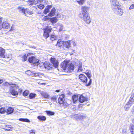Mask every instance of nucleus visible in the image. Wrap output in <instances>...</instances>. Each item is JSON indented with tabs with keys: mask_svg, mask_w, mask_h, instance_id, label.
Wrapping results in <instances>:
<instances>
[{
	"mask_svg": "<svg viewBox=\"0 0 134 134\" xmlns=\"http://www.w3.org/2000/svg\"><path fill=\"white\" fill-rule=\"evenodd\" d=\"M18 87L15 84H12L11 86L12 89H11L10 91V92L11 94L13 96H16L18 95V92L13 89V88L15 87Z\"/></svg>",
	"mask_w": 134,
	"mask_h": 134,
	"instance_id": "9",
	"label": "nucleus"
},
{
	"mask_svg": "<svg viewBox=\"0 0 134 134\" xmlns=\"http://www.w3.org/2000/svg\"><path fill=\"white\" fill-rule=\"evenodd\" d=\"M30 134H35L34 130H31L30 131Z\"/></svg>",
	"mask_w": 134,
	"mask_h": 134,
	"instance_id": "48",
	"label": "nucleus"
},
{
	"mask_svg": "<svg viewBox=\"0 0 134 134\" xmlns=\"http://www.w3.org/2000/svg\"><path fill=\"white\" fill-rule=\"evenodd\" d=\"M44 65L45 69L48 70L51 69L53 67V65L51 63L47 62H44Z\"/></svg>",
	"mask_w": 134,
	"mask_h": 134,
	"instance_id": "14",
	"label": "nucleus"
},
{
	"mask_svg": "<svg viewBox=\"0 0 134 134\" xmlns=\"http://www.w3.org/2000/svg\"><path fill=\"white\" fill-rule=\"evenodd\" d=\"M60 92V90H57L55 91V92Z\"/></svg>",
	"mask_w": 134,
	"mask_h": 134,
	"instance_id": "53",
	"label": "nucleus"
},
{
	"mask_svg": "<svg viewBox=\"0 0 134 134\" xmlns=\"http://www.w3.org/2000/svg\"><path fill=\"white\" fill-rule=\"evenodd\" d=\"M10 25L6 21H3L0 25V29L2 28L6 29H9L10 28Z\"/></svg>",
	"mask_w": 134,
	"mask_h": 134,
	"instance_id": "8",
	"label": "nucleus"
},
{
	"mask_svg": "<svg viewBox=\"0 0 134 134\" xmlns=\"http://www.w3.org/2000/svg\"><path fill=\"white\" fill-rule=\"evenodd\" d=\"M52 7V5H47L44 9L43 11V13L45 14H47L49 12L50 9Z\"/></svg>",
	"mask_w": 134,
	"mask_h": 134,
	"instance_id": "20",
	"label": "nucleus"
},
{
	"mask_svg": "<svg viewBox=\"0 0 134 134\" xmlns=\"http://www.w3.org/2000/svg\"><path fill=\"white\" fill-rule=\"evenodd\" d=\"M38 8L40 10L43 9L44 7V4H40L37 5Z\"/></svg>",
	"mask_w": 134,
	"mask_h": 134,
	"instance_id": "37",
	"label": "nucleus"
},
{
	"mask_svg": "<svg viewBox=\"0 0 134 134\" xmlns=\"http://www.w3.org/2000/svg\"><path fill=\"white\" fill-rule=\"evenodd\" d=\"M19 120L21 121L26 122H30V121L27 118H21L19 119Z\"/></svg>",
	"mask_w": 134,
	"mask_h": 134,
	"instance_id": "31",
	"label": "nucleus"
},
{
	"mask_svg": "<svg viewBox=\"0 0 134 134\" xmlns=\"http://www.w3.org/2000/svg\"><path fill=\"white\" fill-rule=\"evenodd\" d=\"M49 19V18L47 16H44L43 18V20L44 21H47Z\"/></svg>",
	"mask_w": 134,
	"mask_h": 134,
	"instance_id": "44",
	"label": "nucleus"
},
{
	"mask_svg": "<svg viewBox=\"0 0 134 134\" xmlns=\"http://www.w3.org/2000/svg\"><path fill=\"white\" fill-rule=\"evenodd\" d=\"M26 74L30 76H32L33 77H37L39 78H42L43 76V75L42 73L37 72L35 73H31L32 72L30 70H28L26 72Z\"/></svg>",
	"mask_w": 134,
	"mask_h": 134,
	"instance_id": "7",
	"label": "nucleus"
},
{
	"mask_svg": "<svg viewBox=\"0 0 134 134\" xmlns=\"http://www.w3.org/2000/svg\"><path fill=\"white\" fill-rule=\"evenodd\" d=\"M2 58H7L9 60H11L12 59V54L10 53L7 54L6 55L4 54Z\"/></svg>",
	"mask_w": 134,
	"mask_h": 134,
	"instance_id": "22",
	"label": "nucleus"
},
{
	"mask_svg": "<svg viewBox=\"0 0 134 134\" xmlns=\"http://www.w3.org/2000/svg\"><path fill=\"white\" fill-rule=\"evenodd\" d=\"M18 92L20 94L22 93L23 92L22 89L21 88H20L18 89Z\"/></svg>",
	"mask_w": 134,
	"mask_h": 134,
	"instance_id": "47",
	"label": "nucleus"
},
{
	"mask_svg": "<svg viewBox=\"0 0 134 134\" xmlns=\"http://www.w3.org/2000/svg\"><path fill=\"white\" fill-rule=\"evenodd\" d=\"M50 39L52 41H53L57 39V36L53 34H52L50 37Z\"/></svg>",
	"mask_w": 134,
	"mask_h": 134,
	"instance_id": "27",
	"label": "nucleus"
},
{
	"mask_svg": "<svg viewBox=\"0 0 134 134\" xmlns=\"http://www.w3.org/2000/svg\"><path fill=\"white\" fill-rule=\"evenodd\" d=\"M45 112L47 115H54L55 113L53 111H50L46 110Z\"/></svg>",
	"mask_w": 134,
	"mask_h": 134,
	"instance_id": "34",
	"label": "nucleus"
},
{
	"mask_svg": "<svg viewBox=\"0 0 134 134\" xmlns=\"http://www.w3.org/2000/svg\"><path fill=\"white\" fill-rule=\"evenodd\" d=\"M41 94L42 96L44 98H49V96L47 92H42L41 93Z\"/></svg>",
	"mask_w": 134,
	"mask_h": 134,
	"instance_id": "24",
	"label": "nucleus"
},
{
	"mask_svg": "<svg viewBox=\"0 0 134 134\" xmlns=\"http://www.w3.org/2000/svg\"><path fill=\"white\" fill-rule=\"evenodd\" d=\"M70 41H68L64 42V46L67 48H69L70 47Z\"/></svg>",
	"mask_w": 134,
	"mask_h": 134,
	"instance_id": "21",
	"label": "nucleus"
},
{
	"mask_svg": "<svg viewBox=\"0 0 134 134\" xmlns=\"http://www.w3.org/2000/svg\"><path fill=\"white\" fill-rule=\"evenodd\" d=\"M79 94H74L72 96V99L73 100V103H76V101L79 99Z\"/></svg>",
	"mask_w": 134,
	"mask_h": 134,
	"instance_id": "16",
	"label": "nucleus"
},
{
	"mask_svg": "<svg viewBox=\"0 0 134 134\" xmlns=\"http://www.w3.org/2000/svg\"><path fill=\"white\" fill-rule=\"evenodd\" d=\"M74 69V65L72 64H70L68 68V71H71V70H73Z\"/></svg>",
	"mask_w": 134,
	"mask_h": 134,
	"instance_id": "32",
	"label": "nucleus"
},
{
	"mask_svg": "<svg viewBox=\"0 0 134 134\" xmlns=\"http://www.w3.org/2000/svg\"><path fill=\"white\" fill-rule=\"evenodd\" d=\"M2 18L0 16V25H1V24L2 23Z\"/></svg>",
	"mask_w": 134,
	"mask_h": 134,
	"instance_id": "49",
	"label": "nucleus"
},
{
	"mask_svg": "<svg viewBox=\"0 0 134 134\" xmlns=\"http://www.w3.org/2000/svg\"><path fill=\"white\" fill-rule=\"evenodd\" d=\"M134 8V3L132 4L129 7L130 9H133Z\"/></svg>",
	"mask_w": 134,
	"mask_h": 134,
	"instance_id": "46",
	"label": "nucleus"
},
{
	"mask_svg": "<svg viewBox=\"0 0 134 134\" xmlns=\"http://www.w3.org/2000/svg\"><path fill=\"white\" fill-rule=\"evenodd\" d=\"M88 9L89 8L87 7H82L81 13H80L79 14V17L87 24H90L91 22L90 15L87 12Z\"/></svg>",
	"mask_w": 134,
	"mask_h": 134,
	"instance_id": "1",
	"label": "nucleus"
},
{
	"mask_svg": "<svg viewBox=\"0 0 134 134\" xmlns=\"http://www.w3.org/2000/svg\"><path fill=\"white\" fill-rule=\"evenodd\" d=\"M111 3L112 8L115 13L120 15H122L123 13V11L120 7L119 2L116 0H111Z\"/></svg>",
	"mask_w": 134,
	"mask_h": 134,
	"instance_id": "2",
	"label": "nucleus"
},
{
	"mask_svg": "<svg viewBox=\"0 0 134 134\" xmlns=\"http://www.w3.org/2000/svg\"><path fill=\"white\" fill-rule=\"evenodd\" d=\"M26 13L29 15H31L33 13V12L29 10L28 9L27 10Z\"/></svg>",
	"mask_w": 134,
	"mask_h": 134,
	"instance_id": "43",
	"label": "nucleus"
},
{
	"mask_svg": "<svg viewBox=\"0 0 134 134\" xmlns=\"http://www.w3.org/2000/svg\"><path fill=\"white\" fill-rule=\"evenodd\" d=\"M79 79L80 80L81 82L84 84H85L86 86H87L86 85L88 84L87 78V77L83 74H80L79 76Z\"/></svg>",
	"mask_w": 134,
	"mask_h": 134,
	"instance_id": "6",
	"label": "nucleus"
},
{
	"mask_svg": "<svg viewBox=\"0 0 134 134\" xmlns=\"http://www.w3.org/2000/svg\"><path fill=\"white\" fill-rule=\"evenodd\" d=\"M51 100L53 101H56L57 100V97L55 96H53L51 97Z\"/></svg>",
	"mask_w": 134,
	"mask_h": 134,
	"instance_id": "42",
	"label": "nucleus"
},
{
	"mask_svg": "<svg viewBox=\"0 0 134 134\" xmlns=\"http://www.w3.org/2000/svg\"><path fill=\"white\" fill-rule=\"evenodd\" d=\"M1 128L4 129L6 131L11 130L12 129V126L10 125H6L4 123L3 124L0 126Z\"/></svg>",
	"mask_w": 134,
	"mask_h": 134,
	"instance_id": "10",
	"label": "nucleus"
},
{
	"mask_svg": "<svg viewBox=\"0 0 134 134\" xmlns=\"http://www.w3.org/2000/svg\"><path fill=\"white\" fill-rule=\"evenodd\" d=\"M29 93V91L27 90H25L23 93V94L24 96H27Z\"/></svg>",
	"mask_w": 134,
	"mask_h": 134,
	"instance_id": "39",
	"label": "nucleus"
},
{
	"mask_svg": "<svg viewBox=\"0 0 134 134\" xmlns=\"http://www.w3.org/2000/svg\"><path fill=\"white\" fill-rule=\"evenodd\" d=\"M43 1V0H35V1L37 2L36 3H42Z\"/></svg>",
	"mask_w": 134,
	"mask_h": 134,
	"instance_id": "45",
	"label": "nucleus"
},
{
	"mask_svg": "<svg viewBox=\"0 0 134 134\" xmlns=\"http://www.w3.org/2000/svg\"><path fill=\"white\" fill-rule=\"evenodd\" d=\"M27 56L28 55L25 54L22 56V58L23 59L22 60L23 62H24L27 60Z\"/></svg>",
	"mask_w": 134,
	"mask_h": 134,
	"instance_id": "38",
	"label": "nucleus"
},
{
	"mask_svg": "<svg viewBox=\"0 0 134 134\" xmlns=\"http://www.w3.org/2000/svg\"><path fill=\"white\" fill-rule=\"evenodd\" d=\"M79 100L80 102L83 103L85 101L87 100V98L83 96L82 94H81L79 98Z\"/></svg>",
	"mask_w": 134,
	"mask_h": 134,
	"instance_id": "17",
	"label": "nucleus"
},
{
	"mask_svg": "<svg viewBox=\"0 0 134 134\" xmlns=\"http://www.w3.org/2000/svg\"><path fill=\"white\" fill-rule=\"evenodd\" d=\"M85 1V0H80L77 1V3L80 5H82Z\"/></svg>",
	"mask_w": 134,
	"mask_h": 134,
	"instance_id": "40",
	"label": "nucleus"
},
{
	"mask_svg": "<svg viewBox=\"0 0 134 134\" xmlns=\"http://www.w3.org/2000/svg\"><path fill=\"white\" fill-rule=\"evenodd\" d=\"M18 9L19 10L20 12H21L22 13L25 14H26L27 10H28L27 8H24L20 6L18 7Z\"/></svg>",
	"mask_w": 134,
	"mask_h": 134,
	"instance_id": "18",
	"label": "nucleus"
},
{
	"mask_svg": "<svg viewBox=\"0 0 134 134\" xmlns=\"http://www.w3.org/2000/svg\"><path fill=\"white\" fill-rule=\"evenodd\" d=\"M5 53V49L2 47H0V57L2 58Z\"/></svg>",
	"mask_w": 134,
	"mask_h": 134,
	"instance_id": "19",
	"label": "nucleus"
},
{
	"mask_svg": "<svg viewBox=\"0 0 134 134\" xmlns=\"http://www.w3.org/2000/svg\"><path fill=\"white\" fill-rule=\"evenodd\" d=\"M6 110L4 108L2 107L0 109V113H4L5 112Z\"/></svg>",
	"mask_w": 134,
	"mask_h": 134,
	"instance_id": "41",
	"label": "nucleus"
},
{
	"mask_svg": "<svg viewBox=\"0 0 134 134\" xmlns=\"http://www.w3.org/2000/svg\"><path fill=\"white\" fill-rule=\"evenodd\" d=\"M44 84V83H42V85H43V84Z\"/></svg>",
	"mask_w": 134,
	"mask_h": 134,
	"instance_id": "54",
	"label": "nucleus"
},
{
	"mask_svg": "<svg viewBox=\"0 0 134 134\" xmlns=\"http://www.w3.org/2000/svg\"><path fill=\"white\" fill-rule=\"evenodd\" d=\"M82 66L81 63H79L78 65L77 71L79 72H82L83 71V69L82 68Z\"/></svg>",
	"mask_w": 134,
	"mask_h": 134,
	"instance_id": "30",
	"label": "nucleus"
},
{
	"mask_svg": "<svg viewBox=\"0 0 134 134\" xmlns=\"http://www.w3.org/2000/svg\"><path fill=\"white\" fill-rule=\"evenodd\" d=\"M49 20L52 23L54 24L57 22L58 20L56 17H54L49 18Z\"/></svg>",
	"mask_w": 134,
	"mask_h": 134,
	"instance_id": "26",
	"label": "nucleus"
},
{
	"mask_svg": "<svg viewBox=\"0 0 134 134\" xmlns=\"http://www.w3.org/2000/svg\"><path fill=\"white\" fill-rule=\"evenodd\" d=\"M84 73L87 75L88 78L89 79V81L88 82V84L86 85V86H90L92 83V79H91L92 75L91 72L90 70H87L86 72H84Z\"/></svg>",
	"mask_w": 134,
	"mask_h": 134,
	"instance_id": "11",
	"label": "nucleus"
},
{
	"mask_svg": "<svg viewBox=\"0 0 134 134\" xmlns=\"http://www.w3.org/2000/svg\"><path fill=\"white\" fill-rule=\"evenodd\" d=\"M69 61L65 60L61 64L60 66L64 70H65L68 66Z\"/></svg>",
	"mask_w": 134,
	"mask_h": 134,
	"instance_id": "12",
	"label": "nucleus"
},
{
	"mask_svg": "<svg viewBox=\"0 0 134 134\" xmlns=\"http://www.w3.org/2000/svg\"><path fill=\"white\" fill-rule=\"evenodd\" d=\"M65 96L63 94H61L60 95L58 99V102L60 104H64L65 103L64 102V98Z\"/></svg>",
	"mask_w": 134,
	"mask_h": 134,
	"instance_id": "13",
	"label": "nucleus"
},
{
	"mask_svg": "<svg viewBox=\"0 0 134 134\" xmlns=\"http://www.w3.org/2000/svg\"><path fill=\"white\" fill-rule=\"evenodd\" d=\"M36 96V95L35 93H30L29 95V98L30 99H34Z\"/></svg>",
	"mask_w": 134,
	"mask_h": 134,
	"instance_id": "33",
	"label": "nucleus"
},
{
	"mask_svg": "<svg viewBox=\"0 0 134 134\" xmlns=\"http://www.w3.org/2000/svg\"><path fill=\"white\" fill-rule=\"evenodd\" d=\"M38 60H37L34 56H31L28 58V61L29 62L31 63H32L33 64H35L38 63V61H37Z\"/></svg>",
	"mask_w": 134,
	"mask_h": 134,
	"instance_id": "15",
	"label": "nucleus"
},
{
	"mask_svg": "<svg viewBox=\"0 0 134 134\" xmlns=\"http://www.w3.org/2000/svg\"><path fill=\"white\" fill-rule=\"evenodd\" d=\"M37 118L41 121H44L46 120V117L44 116L39 115L37 117Z\"/></svg>",
	"mask_w": 134,
	"mask_h": 134,
	"instance_id": "23",
	"label": "nucleus"
},
{
	"mask_svg": "<svg viewBox=\"0 0 134 134\" xmlns=\"http://www.w3.org/2000/svg\"><path fill=\"white\" fill-rule=\"evenodd\" d=\"M83 105L82 104H81L79 105V108H80V107H82V106H83Z\"/></svg>",
	"mask_w": 134,
	"mask_h": 134,
	"instance_id": "52",
	"label": "nucleus"
},
{
	"mask_svg": "<svg viewBox=\"0 0 134 134\" xmlns=\"http://www.w3.org/2000/svg\"><path fill=\"white\" fill-rule=\"evenodd\" d=\"M43 30L44 31L43 36L47 39L49 37L50 33L52 31V28L51 26H47Z\"/></svg>",
	"mask_w": 134,
	"mask_h": 134,
	"instance_id": "3",
	"label": "nucleus"
},
{
	"mask_svg": "<svg viewBox=\"0 0 134 134\" xmlns=\"http://www.w3.org/2000/svg\"><path fill=\"white\" fill-rule=\"evenodd\" d=\"M3 79H0V84L2 83L3 82Z\"/></svg>",
	"mask_w": 134,
	"mask_h": 134,
	"instance_id": "51",
	"label": "nucleus"
},
{
	"mask_svg": "<svg viewBox=\"0 0 134 134\" xmlns=\"http://www.w3.org/2000/svg\"><path fill=\"white\" fill-rule=\"evenodd\" d=\"M9 84V83L7 82H5L4 83H3V85L4 86H5V85H8Z\"/></svg>",
	"mask_w": 134,
	"mask_h": 134,
	"instance_id": "50",
	"label": "nucleus"
},
{
	"mask_svg": "<svg viewBox=\"0 0 134 134\" xmlns=\"http://www.w3.org/2000/svg\"><path fill=\"white\" fill-rule=\"evenodd\" d=\"M14 109L12 107H9L7 110L6 112L8 114H10L13 112Z\"/></svg>",
	"mask_w": 134,
	"mask_h": 134,
	"instance_id": "28",
	"label": "nucleus"
},
{
	"mask_svg": "<svg viewBox=\"0 0 134 134\" xmlns=\"http://www.w3.org/2000/svg\"><path fill=\"white\" fill-rule=\"evenodd\" d=\"M64 42L63 41L59 39L58 41L56 46L61 47L62 46L63 44H64Z\"/></svg>",
	"mask_w": 134,
	"mask_h": 134,
	"instance_id": "25",
	"label": "nucleus"
},
{
	"mask_svg": "<svg viewBox=\"0 0 134 134\" xmlns=\"http://www.w3.org/2000/svg\"><path fill=\"white\" fill-rule=\"evenodd\" d=\"M133 121H134V119L133 120Z\"/></svg>",
	"mask_w": 134,
	"mask_h": 134,
	"instance_id": "55",
	"label": "nucleus"
},
{
	"mask_svg": "<svg viewBox=\"0 0 134 134\" xmlns=\"http://www.w3.org/2000/svg\"><path fill=\"white\" fill-rule=\"evenodd\" d=\"M134 102V96H131L129 101L125 106L124 108L126 110H127L130 108Z\"/></svg>",
	"mask_w": 134,
	"mask_h": 134,
	"instance_id": "4",
	"label": "nucleus"
},
{
	"mask_svg": "<svg viewBox=\"0 0 134 134\" xmlns=\"http://www.w3.org/2000/svg\"><path fill=\"white\" fill-rule=\"evenodd\" d=\"M51 63L55 68L58 67L59 63V61L55 57H51L49 59Z\"/></svg>",
	"mask_w": 134,
	"mask_h": 134,
	"instance_id": "5",
	"label": "nucleus"
},
{
	"mask_svg": "<svg viewBox=\"0 0 134 134\" xmlns=\"http://www.w3.org/2000/svg\"><path fill=\"white\" fill-rule=\"evenodd\" d=\"M55 9L54 8H53L51 10L50 12L48 14L49 16H54L55 14Z\"/></svg>",
	"mask_w": 134,
	"mask_h": 134,
	"instance_id": "29",
	"label": "nucleus"
},
{
	"mask_svg": "<svg viewBox=\"0 0 134 134\" xmlns=\"http://www.w3.org/2000/svg\"><path fill=\"white\" fill-rule=\"evenodd\" d=\"M130 130L132 134H134V125H131Z\"/></svg>",
	"mask_w": 134,
	"mask_h": 134,
	"instance_id": "36",
	"label": "nucleus"
},
{
	"mask_svg": "<svg viewBox=\"0 0 134 134\" xmlns=\"http://www.w3.org/2000/svg\"><path fill=\"white\" fill-rule=\"evenodd\" d=\"M35 0H28L27 1V3L30 5H33L35 3Z\"/></svg>",
	"mask_w": 134,
	"mask_h": 134,
	"instance_id": "35",
	"label": "nucleus"
}]
</instances>
